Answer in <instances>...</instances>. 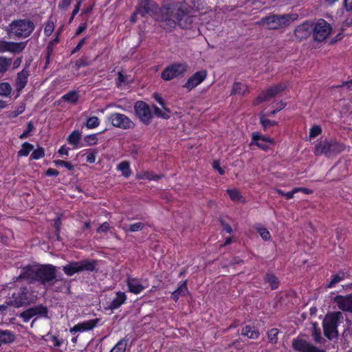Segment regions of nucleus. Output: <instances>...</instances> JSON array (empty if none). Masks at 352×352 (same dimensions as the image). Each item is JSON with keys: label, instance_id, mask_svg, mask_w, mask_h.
<instances>
[{"label": "nucleus", "instance_id": "obj_50", "mask_svg": "<svg viewBox=\"0 0 352 352\" xmlns=\"http://www.w3.org/2000/svg\"><path fill=\"white\" fill-rule=\"evenodd\" d=\"M257 232L259 233L261 236L264 240H268L270 238V232L265 228H257Z\"/></svg>", "mask_w": 352, "mask_h": 352}, {"label": "nucleus", "instance_id": "obj_41", "mask_svg": "<svg viewBox=\"0 0 352 352\" xmlns=\"http://www.w3.org/2000/svg\"><path fill=\"white\" fill-rule=\"evenodd\" d=\"M279 333V331L276 328H273L268 331L267 332V338L270 343L274 344H276L278 342V334Z\"/></svg>", "mask_w": 352, "mask_h": 352}, {"label": "nucleus", "instance_id": "obj_45", "mask_svg": "<svg viewBox=\"0 0 352 352\" xmlns=\"http://www.w3.org/2000/svg\"><path fill=\"white\" fill-rule=\"evenodd\" d=\"M100 121L98 117L92 116L89 118L87 121V127L89 129H94L99 126Z\"/></svg>", "mask_w": 352, "mask_h": 352}, {"label": "nucleus", "instance_id": "obj_51", "mask_svg": "<svg viewBox=\"0 0 352 352\" xmlns=\"http://www.w3.org/2000/svg\"><path fill=\"white\" fill-rule=\"evenodd\" d=\"M56 166H65V168H67L68 170H72L74 169V166L68 162H65V161H63V160H56L54 162Z\"/></svg>", "mask_w": 352, "mask_h": 352}, {"label": "nucleus", "instance_id": "obj_2", "mask_svg": "<svg viewBox=\"0 0 352 352\" xmlns=\"http://www.w3.org/2000/svg\"><path fill=\"white\" fill-rule=\"evenodd\" d=\"M20 278L38 281L43 285L51 283L56 278V267L48 264L40 266H28L23 269Z\"/></svg>", "mask_w": 352, "mask_h": 352}, {"label": "nucleus", "instance_id": "obj_13", "mask_svg": "<svg viewBox=\"0 0 352 352\" xmlns=\"http://www.w3.org/2000/svg\"><path fill=\"white\" fill-rule=\"evenodd\" d=\"M331 28L330 25L324 19H319L314 30V37L317 41H322L330 34Z\"/></svg>", "mask_w": 352, "mask_h": 352}, {"label": "nucleus", "instance_id": "obj_49", "mask_svg": "<svg viewBox=\"0 0 352 352\" xmlns=\"http://www.w3.org/2000/svg\"><path fill=\"white\" fill-rule=\"evenodd\" d=\"M45 156V151L43 148H38L33 151L31 154V158L33 160H38Z\"/></svg>", "mask_w": 352, "mask_h": 352}, {"label": "nucleus", "instance_id": "obj_9", "mask_svg": "<svg viewBox=\"0 0 352 352\" xmlns=\"http://www.w3.org/2000/svg\"><path fill=\"white\" fill-rule=\"evenodd\" d=\"M108 120L113 126L124 130L132 129L135 127L134 122L129 117L120 113H111L108 117Z\"/></svg>", "mask_w": 352, "mask_h": 352}, {"label": "nucleus", "instance_id": "obj_24", "mask_svg": "<svg viewBox=\"0 0 352 352\" xmlns=\"http://www.w3.org/2000/svg\"><path fill=\"white\" fill-rule=\"evenodd\" d=\"M29 76V71L24 68L22 71L19 72L16 78V90L21 91L26 85L28 78Z\"/></svg>", "mask_w": 352, "mask_h": 352}, {"label": "nucleus", "instance_id": "obj_12", "mask_svg": "<svg viewBox=\"0 0 352 352\" xmlns=\"http://www.w3.org/2000/svg\"><path fill=\"white\" fill-rule=\"evenodd\" d=\"M286 88V85L283 83H280L272 86L267 89L265 91L262 92L255 100L254 104L255 105L258 104L261 102H263L270 100L275 97L279 93L282 92Z\"/></svg>", "mask_w": 352, "mask_h": 352}, {"label": "nucleus", "instance_id": "obj_47", "mask_svg": "<svg viewBox=\"0 0 352 352\" xmlns=\"http://www.w3.org/2000/svg\"><path fill=\"white\" fill-rule=\"evenodd\" d=\"M227 192L230 199L234 201H239L241 198L239 192L236 189H228Z\"/></svg>", "mask_w": 352, "mask_h": 352}, {"label": "nucleus", "instance_id": "obj_20", "mask_svg": "<svg viewBox=\"0 0 352 352\" xmlns=\"http://www.w3.org/2000/svg\"><path fill=\"white\" fill-rule=\"evenodd\" d=\"M99 321V318H95L79 322L77 324L74 325L72 328H71L70 332L72 333H75L76 332L90 331L93 329L95 327H96Z\"/></svg>", "mask_w": 352, "mask_h": 352}, {"label": "nucleus", "instance_id": "obj_7", "mask_svg": "<svg viewBox=\"0 0 352 352\" xmlns=\"http://www.w3.org/2000/svg\"><path fill=\"white\" fill-rule=\"evenodd\" d=\"M345 149V146L338 142L321 141L315 146V154L316 155H325L331 157L337 155Z\"/></svg>", "mask_w": 352, "mask_h": 352}, {"label": "nucleus", "instance_id": "obj_34", "mask_svg": "<svg viewBox=\"0 0 352 352\" xmlns=\"http://www.w3.org/2000/svg\"><path fill=\"white\" fill-rule=\"evenodd\" d=\"M12 65V58L0 56V74L7 72Z\"/></svg>", "mask_w": 352, "mask_h": 352}, {"label": "nucleus", "instance_id": "obj_48", "mask_svg": "<svg viewBox=\"0 0 352 352\" xmlns=\"http://www.w3.org/2000/svg\"><path fill=\"white\" fill-rule=\"evenodd\" d=\"M312 336L314 337V340L316 342L322 343L323 342V338L321 336L320 330L316 327H314L313 328Z\"/></svg>", "mask_w": 352, "mask_h": 352}, {"label": "nucleus", "instance_id": "obj_59", "mask_svg": "<svg viewBox=\"0 0 352 352\" xmlns=\"http://www.w3.org/2000/svg\"><path fill=\"white\" fill-rule=\"evenodd\" d=\"M96 151H93V152L89 153L87 155V162L90 164L94 163L96 161Z\"/></svg>", "mask_w": 352, "mask_h": 352}, {"label": "nucleus", "instance_id": "obj_21", "mask_svg": "<svg viewBox=\"0 0 352 352\" xmlns=\"http://www.w3.org/2000/svg\"><path fill=\"white\" fill-rule=\"evenodd\" d=\"M334 302L340 309L352 313V294L348 296H338L335 297Z\"/></svg>", "mask_w": 352, "mask_h": 352}, {"label": "nucleus", "instance_id": "obj_64", "mask_svg": "<svg viewBox=\"0 0 352 352\" xmlns=\"http://www.w3.org/2000/svg\"><path fill=\"white\" fill-rule=\"evenodd\" d=\"M86 28H87L86 23L80 24L76 30V35L80 34L82 32H84L86 30Z\"/></svg>", "mask_w": 352, "mask_h": 352}, {"label": "nucleus", "instance_id": "obj_55", "mask_svg": "<svg viewBox=\"0 0 352 352\" xmlns=\"http://www.w3.org/2000/svg\"><path fill=\"white\" fill-rule=\"evenodd\" d=\"M138 178L139 179H148L149 180L151 179H157L159 177L154 176L153 174L149 173H142L138 175Z\"/></svg>", "mask_w": 352, "mask_h": 352}, {"label": "nucleus", "instance_id": "obj_37", "mask_svg": "<svg viewBox=\"0 0 352 352\" xmlns=\"http://www.w3.org/2000/svg\"><path fill=\"white\" fill-rule=\"evenodd\" d=\"M33 148L32 144L29 142H24L21 148L18 151V156H28Z\"/></svg>", "mask_w": 352, "mask_h": 352}, {"label": "nucleus", "instance_id": "obj_46", "mask_svg": "<svg viewBox=\"0 0 352 352\" xmlns=\"http://www.w3.org/2000/svg\"><path fill=\"white\" fill-rule=\"evenodd\" d=\"M34 130V126L32 122H29L27 123V129L23 131L22 134L19 135L20 139H25L27 138L30 133Z\"/></svg>", "mask_w": 352, "mask_h": 352}, {"label": "nucleus", "instance_id": "obj_36", "mask_svg": "<svg viewBox=\"0 0 352 352\" xmlns=\"http://www.w3.org/2000/svg\"><path fill=\"white\" fill-rule=\"evenodd\" d=\"M118 169L122 172V175L126 178L129 177L131 174L129 163L126 161L120 163L118 165Z\"/></svg>", "mask_w": 352, "mask_h": 352}, {"label": "nucleus", "instance_id": "obj_27", "mask_svg": "<svg viewBox=\"0 0 352 352\" xmlns=\"http://www.w3.org/2000/svg\"><path fill=\"white\" fill-rule=\"evenodd\" d=\"M241 335L247 336L250 339H256L259 336V332L254 327L246 325L242 329Z\"/></svg>", "mask_w": 352, "mask_h": 352}, {"label": "nucleus", "instance_id": "obj_28", "mask_svg": "<svg viewBox=\"0 0 352 352\" xmlns=\"http://www.w3.org/2000/svg\"><path fill=\"white\" fill-rule=\"evenodd\" d=\"M80 98L78 91H70L64 96H62L61 99L67 101L71 104H76Z\"/></svg>", "mask_w": 352, "mask_h": 352}, {"label": "nucleus", "instance_id": "obj_62", "mask_svg": "<svg viewBox=\"0 0 352 352\" xmlns=\"http://www.w3.org/2000/svg\"><path fill=\"white\" fill-rule=\"evenodd\" d=\"M59 174L58 171L54 168H48L46 171L45 175L47 176H54L56 177Z\"/></svg>", "mask_w": 352, "mask_h": 352}, {"label": "nucleus", "instance_id": "obj_58", "mask_svg": "<svg viewBox=\"0 0 352 352\" xmlns=\"http://www.w3.org/2000/svg\"><path fill=\"white\" fill-rule=\"evenodd\" d=\"M212 167L217 170L220 175H223L225 173L224 170L220 166L219 161H214L212 163Z\"/></svg>", "mask_w": 352, "mask_h": 352}, {"label": "nucleus", "instance_id": "obj_32", "mask_svg": "<svg viewBox=\"0 0 352 352\" xmlns=\"http://www.w3.org/2000/svg\"><path fill=\"white\" fill-rule=\"evenodd\" d=\"M145 227V224L142 222H137L133 224H130L129 226H125L122 228V229L126 232H135L140 230H142Z\"/></svg>", "mask_w": 352, "mask_h": 352}, {"label": "nucleus", "instance_id": "obj_63", "mask_svg": "<svg viewBox=\"0 0 352 352\" xmlns=\"http://www.w3.org/2000/svg\"><path fill=\"white\" fill-rule=\"evenodd\" d=\"M85 38L81 39L79 41V43L77 44L76 47L72 50V53L74 54V53L77 52L78 51H79L80 50V48L82 47V46L85 44Z\"/></svg>", "mask_w": 352, "mask_h": 352}, {"label": "nucleus", "instance_id": "obj_15", "mask_svg": "<svg viewBox=\"0 0 352 352\" xmlns=\"http://www.w3.org/2000/svg\"><path fill=\"white\" fill-rule=\"evenodd\" d=\"M292 347L299 352H325L302 339H294L292 341Z\"/></svg>", "mask_w": 352, "mask_h": 352}, {"label": "nucleus", "instance_id": "obj_29", "mask_svg": "<svg viewBox=\"0 0 352 352\" xmlns=\"http://www.w3.org/2000/svg\"><path fill=\"white\" fill-rule=\"evenodd\" d=\"M14 336L8 330H0V346L2 344H8L13 342Z\"/></svg>", "mask_w": 352, "mask_h": 352}, {"label": "nucleus", "instance_id": "obj_42", "mask_svg": "<svg viewBox=\"0 0 352 352\" xmlns=\"http://www.w3.org/2000/svg\"><path fill=\"white\" fill-rule=\"evenodd\" d=\"M60 34V32L58 31L56 34V37L54 39H53L52 41H51L47 46L46 50H47V60H49L50 56L51 55V54L52 53V52L54 50V45L59 42L58 36H59Z\"/></svg>", "mask_w": 352, "mask_h": 352}, {"label": "nucleus", "instance_id": "obj_23", "mask_svg": "<svg viewBox=\"0 0 352 352\" xmlns=\"http://www.w3.org/2000/svg\"><path fill=\"white\" fill-rule=\"evenodd\" d=\"M126 300V295L124 292H118L109 305L111 310L117 309L120 307Z\"/></svg>", "mask_w": 352, "mask_h": 352}, {"label": "nucleus", "instance_id": "obj_30", "mask_svg": "<svg viewBox=\"0 0 352 352\" xmlns=\"http://www.w3.org/2000/svg\"><path fill=\"white\" fill-rule=\"evenodd\" d=\"M264 282L269 284L272 289H277L279 285L278 278L273 274H267L264 277Z\"/></svg>", "mask_w": 352, "mask_h": 352}, {"label": "nucleus", "instance_id": "obj_40", "mask_svg": "<svg viewBox=\"0 0 352 352\" xmlns=\"http://www.w3.org/2000/svg\"><path fill=\"white\" fill-rule=\"evenodd\" d=\"M346 276V274L344 272H340L337 274L332 276V278L328 284V287H333L336 283L343 280Z\"/></svg>", "mask_w": 352, "mask_h": 352}, {"label": "nucleus", "instance_id": "obj_10", "mask_svg": "<svg viewBox=\"0 0 352 352\" xmlns=\"http://www.w3.org/2000/svg\"><path fill=\"white\" fill-rule=\"evenodd\" d=\"M134 109L137 116L141 122L148 125L151 123L153 115L149 106L143 101H138L134 105Z\"/></svg>", "mask_w": 352, "mask_h": 352}, {"label": "nucleus", "instance_id": "obj_14", "mask_svg": "<svg viewBox=\"0 0 352 352\" xmlns=\"http://www.w3.org/2000/svg\"><path fill=\"white\" fill-rule=\"evenodd\" d=\"M27 41L13 42L0 39V53H19L26 47Z\"/></svg>", "mask_w": 352, "mask_h": 352}, {"label": "nucleus", "instance_id": "obj_26", "mask_svg": "<svg viewBox=\"0 0 352 352\" xmlns=\"http://www.w3.org/2000/svg\"><path fill=\"white\" fill-rule=\"evenodd\" d=\"M249 87L248 85L243 84L240 82H236L233 84L232 89L230 94H239L243 95L249 92Z\"/></svg>", "mask_w": 352, "mask_h": 352}, {"label": "nucleus", "instance_id": "obj_11", "mask_svg": "<svg viewBox=\"0 0 352 352\" xmlns=\"http://www.w3.org/2000/svg\"><path fill=\"white\" fill-rule=\"evenodd\" d=\"M10 300L12 307H20L28 305L31 302V294L26 287H21L13 293Z\"/></svg>", "mask_w": 352, "mask_h": 352}, {"label": "nucleus", "instance_id": "obj_1", "mask_svg": "<svg viewBox=\"0 0 352 352\" xmlns=\"http://www.w3.org/2000/svg\"><path fill=\"white\" fill-rule=\"evenodd\" d=\"M190 7L186 3H180L174 7L160 9L162 14V26L171 30L178 24L183 29H188L192 23V17L189 15Z\"/></svg>", "mask_w": 352, "mask_h": 352}, {"label": "nucleus", "instance_id": "obj_22", "mask_svg": "<svg viewBox=\"0 0 352 352\" xmlns=\"http://www.w3.org/2000/svg\"><path fill=\"white\" fill-rule=\"evenodd\" d=\"M140 5L142 7V10H138L139 13L142 16H144L145 14H150L151 12H157L159 10L157 6L150 0H140Z\"/></svg>", "mask_w": 352, "mask_h": 352}, {"label": "nucleus", "instance_id": "obj_44", "mask_svg": "<svg viewBox=\"0 0 352 352\" xmlns=\"http://www.w3.org/2000/svg\"><path fill=\"white\" fill-rule=\"evenodd\" d=\"M25 105L22 104L16 110L8 111L7 113L8 118H16L19 115L21 114L25 111Z\"/></svg>", "mask_w": 352, "mask_h": 352}, {"label": "nucleus", "instance_id": "obj_53", "mask_svg": "<svg viewBox=\"0 0 352 352\" xmlns=\"http://www.w3.org/2000/svg\"><path fill=\"white\" fill-rule=\"evenodd\" d=\"M322 132V129L319 126H314L309 131V136L311 138H316L320 135Z\"/></svg>", "mask_w": 352, "mask_h": 352}, {"label": "nucleus", "instance_id": "obj_61", "mask_svg": "<svg viewBox=\"0 0 352 352\" xmlns=\"http://www.w3.org/2000/svg\"><path fill=\"white\" fill-rule=\"evenodd\" d=\"M89 63L87 60L85 58H80L76 61V65L78 68L82 67L88 65Z\"/></svg>", "mask_w": 352, "mask_h": 352}, {"label": "nucleus", "instance_id": "obj_19", "mask_svg": "<svg viewBox=\"0 0 352 352\" xmlns=\"http://www.w3.org/2000/svg\"><path fill=\"white\" fill-rule=\"evenodd\" d=\"M126 283L128 287V290L134 294H139L147 287V284L144 285L142 281L137 278L127 276Z\"/></svg>", "mask_w": 352, "mask_h": 352}, {"label": "nucleus", "instance_id": "obj_57", "mask_svg": "<svg viewBox=\"0 0 352 352\" xmlns=\"http://www.w3.org/2000/svg\"><path fill=\"white\" fill-rule=\"evenodd\" d=\"M72 3V0H61L58 4V8L62 10L67 9Z\"/></svg>", "mask_w": 352, "mask_h": 352}, {"label": "nucleus", "instance_id": "obj_60", "mask_svg": "<svg viewBox=\"0 0 352 352\" xmlns=\"http://www.w3.org/2000/svg\"><path fill=\"white\" fill-rule=\"evenodd\" d=\"M153 98L162 107H165V103H164V101L163 100V98L161 97V96L158 94H153Z\"/></svg>", "mask_w": 352, "mask_h": 352}, {"label": "nucleus", "instance_id": "obj_17", "mask_svg": "<svg viewBox=\"0 0 352 352\" xmlns=\"http://www.w3.org/2000/svg\"><path fill=\"white\" fill-rule=\"evenodd\" d=\"M272 138L265 137L259 135L258 133H252V142L250 146L256 145L263 151H267L270 148V144H274Z\"/></svg>", "mask_w": 352, "mask_h": 352}, {"label": "nucleus", "instance_id": "obj_38", "mask_svg": "<svg viewBox=\"0 0 352 352\" xmlns=\"http://www.w3.org/2000/svg\"><path fill=\"white\" fill-rule=\"evenodd\" d=\"M54 30V21L52 20V17H50L48 20L45 23V25L44 28V34L49 37L52 35L53 31Z\"/></svg>", "mask_w": 352, "mask_h": 352}, {"label": "nucleus", "instance_id": "obj_3", "mask_svg": "<svg viewBox=\"0 0 352 352\" xmlns=\"http://www.w3.org/2000/svg\"><path fill=\"white\" fill-rule=\"evenodd\" d=\"M36 28L35 23L28 18L14 19L6 27L10 38L25 39L31 36Z\"/></svg>", "mask_w": 352, "mask_h": 352}, {"label": "nucleus", "instance_id": "obj_18", "mask_svg": "<svg viewBox=\"0 0 352 352\" xmlns=\"http://www.w3.org/2000/svg\"><path fill=\"white\" fill-rule=\"evenodd\" d=\"M206 76L207 72L206 70L197 72L188 79L184 87L190 91L201 84L206 79Z\"/></svg>", "mask_w": 352, "mask_h": 352}, {"label": "nucleus", "instance_id": "obj_31", "mask_svg": "<svg viewBox=\"0 0 352 352\" xmlns=\"http://www.w3.org/2000/svg\"><path fill=\"white\" fill-rule=\"evenodd\" d=\"M163 109H161L159 107H157L155 105L153 106L154 114L158 117L162 118L164 119H168L170 118V111L169 109L166 108V107H162Z\"/></svg>", "mask_w": 352, "mask_h": 352}, {"label": "nucleus", "instance_id": "obj_33", "mask_svg": "<svg viewBox=\"0 0 352 352\" xmlns=\"http://www.w3.org/2000/svg\"><path fill=\"white\" fill-rule=\"evenodd\" d=\"M128 339L124 338L120 340L109 352H125Z\"/></svg>", "mask_w": 352, "mask_h": 352}, {"label": "nucleus", "instance_id": "obj_16", "mask_svg": "<svg viewBox=\"0 0 352 352\" xmlns=\"http://www.w3.org/2000/svg\"><path fill=\"white\" fill-rule=\"evenodd\" d=\"M47 314V309L43 305L31 307L20 314V317L25 322H28L35 316H45Z\"/></svg>", "mask_w": 352, "mask_h": 352}, {"label": "nucleus", "instance_id": "obj_54", "mask_svg": "<svg viewBox=\"0 0 352 352\" xmlns=\"http://www.w3.org/2000/svg\"><path fill=\"white\" fill-rule=\"evenodd\" d=\"M97 140H98V139L95 134L89 135L85 138V141L87 142V144L89 146L94 145V144H96Z\"/></svg>", "mask_w": 352, "mask_h": 352}, {"label": "nucleus", "instance_id": "obj_5", "mask_svg": "<svg viewBox=\"0 0 352 352\" xmlns=\"http://www.w3.org/2000/svg\"><path fill=\"white\" fill-rule=\"evenodd\" d=\"M97 261L94 259H84L79 261L69 262L63 267V271L68 276L84 271L94 272L96 270Z\"/></svg>", "mask_w": 352, "mask_h": 352}, {"label": "nucleus", "instance_id": "obj_56", "mask_svg": "<svg viewBox=\"0 0 352 352\" xmlns=\"http://www.w3.org/2000/svg\"><path fill=\"white\" fill-rule=\"evenodd\" d=\"M110 229L109 223L104 222L102 223L96 230L98 233L107 232Z\"/></svg>", "mask_w": 352, "mask_h": 352}, {"label": "nucleus", "instance_id": "obj_4", "mask_svg": "<svg viewBox=\"0 0 352 352\" xmlns=\"http://www.w3.org/2000/svg\"><path fill=\"white\" fill-rule=\"evenodd\" d=\"M295 19L291 14H272L263 17L258 24L270 30H276L289 25Z\"/></svg>", "mask_w": 352, "mask_h": 352}, {"label": "nucleus", "instance_id": "obj_39", "mask_svg": "<svg viewBox=\"0 0 352 352\" xmlns=\"http://www.w3.org/2000/svg\"><path fill=\"white\" fill-rule=\"evenodd\" d=\"M12 91V87L8 82L0 83V96L8 97L10 95Z\"/></svg>", "mask_w": 352, "mask_h": 352}, {"label": "nucleus", "instance_id": "obj_52", "mask_svg": "<svg viewBox=\"0 0 352 352\" xmlns=\"http://www.w3.org/2000/svg\"><path fill=\"white\" fill-rule=\"evenodd\" d=\"M261 122L265 129L276 124V122L266 119L264 116H261Z\"/></svg>", "mask_w": 352, "mask_h": 352}, {"label": "nucleus", "instance_id": "obj_25", "mask_svg": "<svg viewBox=\"0 0 352 352\" xmlns=\"http://www.w3.org/2000/svg\"><path fill=\"white\" fill-rule=\"evenodd\" d=\"M188 293L187 280L184 281L172 294V298L177 302L180 296H184Z\"/></svg>", "mask_w": 352, "mask_h": 352}, {"label": "nucleus", "instance_id": "obj_43", "mask_svg": "<svg viewBox=\"0 0 352 352\" xmlns=\"http://www.w3.org/2000/svg\"><path fill=\"white\" fill-rule=\"evenodd\" d=\"M81 135L78 131H74L68 137L67 141L69 144L76 145L80 140Z\"/></svg>", "mask_w": 352, "mask_h": 352}, {"label": "nucleus", "instance_id": "obj_8", "mask_svg": "<svg viewBox=\"0 0 352 352\" xmlns=\"http://www.w3.org/2000/svg\"><path fill=\"white\" fill-rule=\"evenodd\" d=\"M187 68L186 63H173L162 71L161 76L164 80H170L184 74L187 71Z\"/></svg>", "mask_w": 352, "mask_h": 352}, {"label": "nucleus", "instance_id": "obj_35", "mask_svg": "<svg viewBox=\"0 0 352 352\" xmlns=\"http://www.w3.org/2000/svg\"><path fill=\"white\" fill-rule=\"evenodd\" d=\"M294 34L300 39L306 38L308 35L307 26L305 24L298 25L294 31Z\"/></svg>", "mask_w": 352, "mask_h": 352}, {"label": "nucleus", "instance_id": "obj_6", "mask_svg": "<svg viewBox=\"0 0 352 352\" xmlns=\"http://www.w3.org/2000/svg\"><path fill=\"white\" fill-rule=\"evenodd\" d=\"M342 318V314L340 311H336L327 315L323 320L324 333L329 340H332L338 336V324Z\"/></svg>", "mask_w": 352, "mask_h": 352}]
</instances>
